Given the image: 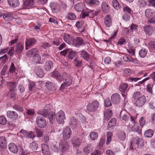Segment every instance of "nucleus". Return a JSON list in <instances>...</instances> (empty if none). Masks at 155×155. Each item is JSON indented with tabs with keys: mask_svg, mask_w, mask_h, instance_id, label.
I'll return each instance as SVG.
<instances>
[{
	"mask_svg": "<svg viewBox=\"0 0 155 155\" xmlns=\"http://www.w3.org/2000/svg\"><path fill=\"white\" fill-rule=\"evenodd\" d=\"M77 124V120L76 118L71 117L70 119V124L72 127H75L76 126Z\"/></svg>",
	"mask_w": 155,
	"mask_h": 155,
	"instance_id": "nucleus-40",
	"label": "nucleus"
},
{
	"mask_svg": "<svg viewBox=\"0 0 155 155\" xmlns=\"http://www.w3.org/2000/svg\"><path fill=\"white\" fill-rule=\"evenodd\" d=\"M7 123V120L6 118L3 116L0 117V124L4 125Z\"/></svg>",
	"mask_w": 155,
	"mask_h": 155,
	"instance_id": "nucleus-56",
	"label": "nucleus"
},
{
	"mask_svg": "<svg viewBox=\"0 0 155 155\" xmlns=\"http://www.w3.org/2000/svg\"><path fill=\"white\" fill-rule=\"evenodd\" d=\"M71 133L70 128L66 127L64 129L62 132L63 138L64 140L68 139L70 138Z\"/></svg>",
	"mask_w": 155,
	"mask_h": 155,
	"instance_id": "nucleus-7",
	"label": "nucleus"
},
{
	"mask_svg": "<svg viewBox=\"0 0 155 155\" xmlns=\"http://www.w3.org/2000/svg\"><path fill=\"white\" fill-rule=\"evenodd\" d=\"M111 102L109 99H107L105 100L104 105L106 107H108L111 105Z\"/></svg>",
	"mask_w": 155,
	"mask_h": 155,
	"instance_id": "nucleus-62",
	"label": "nucleus"
},
{
	"mask_svg": "<svg viewBox=\"0 0 155 155\" xmlns=\"http://www.w3.org/2000/svg\"><path fill=\"white\" fill-rule=\"evenodd\" d=\"M3 18L5 20L8 21L12 18L11 14L9 13H6L3 15Z\"/></svg>",
	"mask_w": 155,
	"mask_h": 155,
	"instance_id": "nucleus-54",
	"label": "nucleus"
},
{
	"mask_svg": "<svg viewBox=\"0 0 155 155\" xmlns=\"http://www.w3.org/2000/svg\"><path fill=\"white\" fill-rule=\"evenodd\" d=\"M36 122L38 127L41 128H43L47 125L46 120L43 117L40 115L37 117Z\"/></svg>",
	"mask_w": 155,
	"mask_h": 155,
	"instance_id": "nucleus-4",
	"label": "nucleus"
},
{
	"mask_svg": "<svg viewBox=\"0 0 155 155\" xmlns=\"http://www.w3.org/2000/svg\"><path fill=\"white\" fill-rule=\"evenodd\" d=\"M35 130L37 136L38 137H41L42 135V132L41 130L38 128H35Z\"/></svg>",
	"mask_w": 155,
	"mask_h": 155,
	"instance_id": "nucleus-55",
	"label": "nucleus"
},
{
	"mask_svg": "<svg viewBox=\"0 0 155 155\" xmlns=\"http://www.w3.org/2000/svg\"><path fill=\"white\" fill-rule=\"evenodd\" d=\"M112 136V133L110 131H109L107 133V140L106 141V143L107 144H109L111 140V138Z\"/></svg>",
	"mask_w": 155,
	"mask_h": 155,
	"instance_id": "nucleus-47",
	"label": "nucleus"
},
{
	"mask_svg": "<svg viewBox=\"0 0 155 155\" xmlns=\"http://www.w3.org/2000/svg\"><path fill=\"white\" fill-rule=\"evenodd\" d=\"M147 53V51L145 48L141 49L139 51V55L141 58H144Z\"/></svg>",
	"mask_w": 155,
	"mask_h": 155,
	"instance_id": "nucleus-44",
	"label": "nucleus"
},
{
	"mask_svg": "<svg viewBox=\"0 0 155 155\" xmlns=\"http://www.w3.org/2000/svg\"><path fill=\"white\" fill-rule=\"evenodd\" d=\"M101 7L102 10L104 11L108 9L109 6L106 2H103Z\"/></svg>",
	"mask_w": 155,
	"mask_h": 155,
	"instance_id": "nucleus-52",
	"label": "nucleus"
},
{
	"mask_svg": "<svg viewBox=\"0 0 155 155\" xmlns=\"http://www.w3.org/2000/svg\"><path fill=\"white\" fill-rule=\"evenodd\" d=\"M82 61L78 58H76L74 61V64L77 67H80L82 65Z\"/></svg>",
	"mask_w": 155,
	"mask_h": 155,
	"instance_id": "nucleus-38",
	"label": "nucleus"
},
{
	"mask_svg": "<svg viewBox=\"0 0 155 155\" xmlns=\"http://www.w3.org/2000/svg\"><path fill=\"white\" fill-rule=\"evenodd\" d=\"M45 85L48 89L49 91H53L55 90L54 84L50 81L46 82Z\"/></svg>",
	"mask_w": 155,
	"mask_h": 155,
	"instance_id": "nucleus-31",
	"label": "nucleus"
},
{
	"mask_svg": "<svg viewBox=\"0 0 155 155\" xmlns=\"http://www.w3.org/2000/svg\"><path fill=\"white\" fill-rule=\"evenodd\" d=\"M56 117V114L52 112H50L48 114V118L50 122L52 124L54 121H55Z\"/></svg>",
	"mask_w": 155,
	"mask_h": 155,
	"instance_id": "nucleus-30",
	"label": "nucleus"
},
{
	"mask_svg": "<svg viewBox=\"0 0 155 155\" xmlns=\"http://www.w3.org/2000/svg\"><path fill=\"white\" fill-rule=\"evenodd\" d=\"M63 38L64 41L69 45H71L74 42V40L73 37L68 34L64 35Z\"/></svg>",
	"mask_w": 155,
	"mask_h": 155,
	"instance_id": "nucleus-14",
	"label": "nucleus"
},
{
	"mask_svg": "<svg viewBox=\"0 0 155 155\" xmlns=\"http://www.w3.org/2000/svg\"><path fill=\"white\" fill-rule=\"evenodd\" d=\"M116 120L115 118H113L111 120L108 122L107 126L108 129L111 128L112 129L114 126H115L116 124Z\"/></svg>",
	"mask_w": 155,
	"mask_h": 155,
	"instance_id": "nucleus-37",
	"label": "nucleus"
},
{
	"mask_svg": "<svg viewBox=\"0 0 155 155\" xmlns=\"http://www.w3.org/2000/svg\"><path fill=\"white\" fill-rule=\"evenodd\" d=\"M145 15L148 18L153 16L154 15L153 11L150 9H147L145 11Z\"/></svg>",
	"mask_w": 155,
	"mask_h": 155,
	"instance_id": "nucleus-39",
	"label": "nucleus"
},
{
	"mask_svg": "<svg viewBox=\"0 0 155 155\" xmlns=\"http://www.w3.org/2000/svg\"><path fill=\"white\" fill-rule=\"evenodd\" d=\"M144 31L146 34L149 35H152L153 32L152 27L150 25H146L143 27Z\"/></svg>",
	"mask_w": 155,
	"mask_h": 155,
	"instance_id": "nucleus-19",
	"label": "nucleus"
},
{
	"mask_svg": "<svg viewBox=\"0 0 155 155\" xmlns=\"http://www.w3.org/2000/svg\"><path fill=\"white\" fill-rule=\"evenodd\" d=\"M123 11L125 13H128V14H130L131 10L129 7L127 6L123 8Z\"/></svg>",
	"mask_w": 155,
	"mask_h": 155,
	"instance_id": "nucleus-60",
	"label": "nucleus"
},
{
	"mask_svg": "<svg viewBox=\"0 0 155 155\" xmlns=\"http://www.w3.org/2000/svg\"><path fill=\"white\" fill-rule=\"evenodd\" d=\"M80 54L84 59L87 61H89L90 55L86 51H82Z\"/></svg>",
	"mask_w": 155,
	"mask_h": 155,
	"instance_id": "nucleus-28",
	"label": "nucleus"
},
{
	"mask_svg": "<svg viewBox=\"0 0 155 155\" xmlns=\"http://www.w3.org/2000/svg\"><path fill=\"white\" fill-rule=\"evenodd\" d=\"M46 107H45L44 109L39 110L38 112V114L40 116H43V117H47L48 114V112L49 110V109H47Z\"/></svg>",
	"mask_w": 155,
	"mask_h": 155,
	"instance_id": "nucleus-20",
	"label": "nucleus"
},
{
	"mask_svg": "<svg viewBox=\"0 0 155 155\" xmlns=\"http://www.w3.org/2000/svg\"><path fill=\"white\" fill-rule=\"evenodd\" d=\"M77 56L76 53L71 50L70 51L68 55V59H69L72 60L74 58H76Z\"/></svg>",
	"mask_w": 155,
	"mask_h": 155,
	"instance_id": "nucleus-46",
	"label": "nucleus"
},
{
	"mask_svg": "<svg viewBox=\"0 0 155 155\" xmlns=\"http://www.w3.org/2000/svg\"><path fill=\"white\" fill-rule=\"evenodd\" d=\"M36 41V40L34 38H31L27 40L26 42V49L28 48V47L35 44Z\"/></svg>",
	"mask_w": 155,
	"mask_h": 155,
	"instance_id": "nucleus-22",
	"label": "nucleus"
},
{
	"mask_svg": "<svg viewBox=\"0 0 155 155\" xmlns=\"http://www.w3.org/2000/svg\"><path fill=\"white\" fill-rule=\"evenodd\" d=\"M126 42V40L124 38H120L118 41L117 44L118 45H121Z\"/></svg>",
	"mask_w": 155,
	"mask_h": 155,
	"instance_id": "nucleus-64",
	"label": "nucleus"
},
{
	"mask_svg": "<svg viewBox=\"0 0 155 155\" xmlns=\"http://www.w3.org/2000/svg\"><path fill=\"white\" fill-rule=\"evenodd\" d=\"M59 149L62 152L68 150L69 145L68 142L65 140H61L59 143Z\"/></svg>",
	"mask_w": 155,
	"mask_h": 155,
	"instance_id": "nucleus-6",
	"label": "nucleus"
},
{
	"mask_svg": "<svg viewBox=\"0 0 155 155\" xmlns=\"http://www.w3.org/2000/svg\"><path fill=\"white\" fill-rule=\"evenodd\" d=\"M38 144L35 142H33L30 145V148L31 150L34 151L36 150L38 148Z\"/></svg>",
	"mask_w": 155,
	"mask_h": 155,
	"instance_id": "nucleus-41",
	"label": "nucleus"
},
{
	"mask_svg": "<svg viewBox=\"0 0 155 155\" xmlns=\"http://www.w3.org/2000/svg\"><path fill=\"white\" fill-rule=\"evenodd\" d=\"M9 150L12 153H16L18 151V148L17 146L13 143H11L8 145Z\"/></svg>",
	"mask_w": 155,
	"mask_h": 155,
	"instance_id": "nucleus-13",
	"label": "nucleus"
},
{
	"mask_svg": "<svg viewBox=\"0 0 155 155\" xmlns=\"http://www.w3.org/2000/svg\"><path fill=\"white\" fill-rule=\"evenodd\" d=\"M118 137L120 140L124 141L126 139V134L124 132H122L119 134Z\"/></svg>",
	"mask_w": 155,
	"mask_h": 155,
	"instance_id": "nucleus-53",
	"label": "nucleus"
},
{
	"mask_svg": "<svg viewBox=\"0 0 155 155\" xmlns=\"http://www.w3.org/2000/svg\"><path fill=\"white\" fill-rule=\"evenodd\" d=\"M111 100L113 104H118L120 103V95L117 93H115L112 95Z\"/></svg>",
	"mask_w": 155,
	"mask_h": 155,
	"instance_id": "nucleus-8",
	"label": "nucleus"
},
{
	"mask_svg": "<svg viewBox=\"0 0 155 155\" xmlns=\"http://www.w3.org/2000/svg\"><path fill=\"white\" fill-rule=\"evenodd\" d=\"M128 87V85L126 83H122L119 87V91L123 93H124L127 88Z\"/></svg>",
	"mask_w": 155,
	"mask_h": 155,
	"instance_id": "nucleus-36",
	"label": "nucleus"
},
{
	"mask_svg": "<svg viewBox=\"0 0 155 155\" xmlns=\"http://www.w3.org/2000/svg\"><path fill=\"white\" fill-rule=\"evenodd\" d=\"M99 106V103L97 101H94L88 104L87 106V110L89 112H94L97 111Z\"/></svg>",
	"mask_w": 155,
	"mask_h": 155,
	"instance_id": "nucleus-3",
	"label": "nucleus"
},
{
	"mask_svg": "<svg viewBox=\"0 0 155 155\" xmlns=\"http://www.w3.org/2000/svg\"><path fill=\"white\" fill-rule=\"evenodd\" d=\"M42 152L44 155H50V152L48 146L47 145L43 143L41 145Z\"/></svg>",
	"mask_w": 155,
	"mask_h": 155,
	"instance_id": "nucleus-16",
	"label": "nucleus"
},
{
	"mask_svg": "<svg viewBox=\"0 0 155 155\" xmlns=\"http://www.w3.org/2000/svg\"><path fill=\"white\" fill-rule=\"evenodd\" d=\"M74 44L76 47H78L82 45H85V42L81 37H78L74 41Z\"/></svg>",
	"mask_w": 155,
	"mask_h": 155,
	"instance_id": "nucleus-9",
	"label": "nucleus"
},
{
	"mask_svg": "<svg viewBox=\"0 0 155 155\" xmlns=\"http://www.w3.org/2000/svg\"><path fill=\"white\" fill-rule=\"evenodd\" d=\"M7 116L13 120H15L18 117V114L17 113L14 111L8 110L7 112Z\"/></svg>",
	"mask_w": 155,
	"mask_h": 155,
	"instance_id": "nucleus-11",
	"label": "nucleus"
},
{
	"mask_svg": "<svg viewBox=\"0 0 155 155\" xmlns=\"http://www.w3.org/2000/svg\"><path fill=\"white\" fill-rule=\"evenodd\" d=\"M50 6L52 12L54 13L58 12L60 10V6L57 3H51L50 4Z\"/></svg>",
	"mask_w": 155,
	"mask_h": 155,
	"instance_id": "nucleus-18",
	"label": "nucleus"
},
{
	"mask_svg": "<svg viewBox=\"0 0 155 155\" xmlns=\"http://www.w3.org/2000/svg\"><path fill=\"white\" fill-rule=\"evenodd\" d=\"M16 91L10 90L8 95L11 98H15L16 95L15 91Z\"/></svg>",
	"mask_w": 155,
	"mask_h": 155,
	"instance_id": "nucleus-51",
	"label": "nucleus"
},
{
	"mask_svg": "<svg viewBox=\"0 0 155 155\" xmlns=\"http://www.w3.org/2000/svg\"><path fill=\"white\" fill-rule=\"evenodd\" d=\"M0 147L2 149L6 147L7 141L4 136H0Z\"/></svg>",
	"mask_w": 155,
	"mask_h": 155,
	"instance_id": "nucleus-21",
	"label": "nucleus"
},
{
	"mask_svg": "<svg viewBox=\"0 0 155 155\" xmlns=\"http://www.w3.org/2000/svg\"><path fill=\"white\" fill-rule=\"evenodd\" d=\"M93 147L90 144H87L86 146L84 147L83 149V151L86 153H89L93 150Z\"/></svg>",
	"mask_w": 155,
	"mask_h": 155,
	"instance_id": "nucleus-34",
	"label": "nucleus"
},
{
	"mask_svg": "<svg viewBox=\"0 0 155 155\" xmlns=\"http://www.w3.org/2000/svg\"><path fill=\"white\" fill-rule=\"evenodd\" d=\"M17 84L16 82H8L7 84V87L10 90L16 91Z\"/></svg>",
	"mask_w": 155,
	"mask_h": 155,
	"instance_id": "nucleus-26",
	"label": "nucleus"
},
{
	"mask_svg": "<svg viewBox=\"0 0 155 155\" xmlns=\"http://www.w3.org/2000/svg\"><path fill=\"white\" fill-rule=\"evenodd\" d=\"M35 71L37 76L40 78L43 77L44 75L43 70L38 66L35 67Z\"/></svg>",
	"mask_w": 155,
	"mask_h": 155,
	"instance_id": "nucleus-15",
	"label": "nucleus"
},
{
	"mask_svg": "<svg viewBox=\"0 0 155 155\" xmlns=\"http://www.w3.org/2000/svg\"><path fill=\"white\" fill-rule=\"evenodd\" d=\"M38 51L36 48H33L28 51L26 53V55L29 57H34L38 53Z\"/></svg>",
	"mask_w": 155,
	"mask_h": 155,
	"instance_id": "nucleus-25",
	"label": "nucleus"
},
{
	"mask_svg": "<svg viewBox=\"0 0 155 155\" xmlns=\"http://www.w3.org/2000/svg\"><path fill=\"white\" fill-rule=\"evenodd\" d=\"M67 18L70 20H74L76 18V16L74 13H69L67 14Z\"/></svg>",
	"mask_w": 155,
	"mask_h": 155,
	"instance_id": "nucleus-48",
	"label": "nucleus"
},
{
	"mask_svg": "<svg viewBox=\"0 0 155 155\" xmlns=\"http://www.w3.org/2000/svg\"><path fill=\"white\" fill-rule=\"evenodd\" d=\"M119 116L120 118L124 121H127L130 119L131 123H134V118L125 110H121L120 114Z\"/></svg>",
	"mask_w": 155,
	"mask_h": 155,
	"instance_id": "nucleus-2",
	"label": "nucleus"
},
{
	"mask_svg": "<svg viewBox=\"0 0 155 155\" xmlns=\"http://www.w3.org/2000/svg\"><path fill=\"white\" fill-rule=\"evenodd\" d=\"M104 24L107 27H110L112 25V20L110 15H107L104 19Z\"/></svg>",
	"mask_w": 155,
	"mask_h": 155,
	"instance_id": "nucleus-24",
	"label": "nucleus"
},
{
	"mask_svg": "<svg viewBox=\"0 0 155 155\" xmlns=\"http://www.w3.org/2000/svg\"><path fill=\"white\" fill-rule=\"evenodd\" d=\"M90 138L93 140L96 139L98 136V134L95 132H92L90 134Z\"/></svg>",
	"mask_w": 155,
	"mask_h": 155,
	"instance_id": "nucleus-49",
	"label": "nucleus"
},
{
	"mask_svg": "<svg viewBox=\"0 0 155 155\" xmlns=\"http://www.w3.org/2000/svg\"><path fill=\"white\" fill-rule=\"evenodd\" d=\"M53 64L51 61H48L45 64V69L47 71H49L52 67Z\"/></svg>",
	"mask_w": 155,
	"mask_h": 155,
	"instance_id": "nucleus-43",
	"label": "nucleus"
},
{
	"mask_svg": "<svg viewBox=\"0 0 155 155\" xmlns=\"http://www.w3.org/2000/svg\"><path fill=\"white\" fill-rule=\"evenodd\" d=\"M136 144L138 147H143L144 145V143L143 139L137 138L136 139Z\"/></svg>",
	"mask_w": 155,
	"mask_h": 155,
	"instance_id": "nucleus-45",
	"label": "nucleus"
},
{
	"mask_svg": "<svg viewBox=\"0 0 155 155\" xmlns=\"http://www.w3.org/2000/svg\"><path fill=\"white\" fill-rule=\"evenodd\" d=\"M112 113L111 110H106L104 114L105 119L107 120H108L112 116Z\"/></svg>",
	"mask_w": 155,
	"mask_h": 155,
	"instance_id": "nucleus-33",
	"label": "nucleus"
},
{
	"mask_svg": "<svg viewBox=\"0 0 155 155\" xmlns=\"http://www.w3.org/2000/svg\"><path fill=\"white\" fill-rule=\"evenodd\" d=\"M34 57L35 58V60H36V62L37 63L40 64V62L41 60V57L40 55L37 53L34 56Z\"/></svg>",
	"mask_w": 155,
	"mask_h": 155,
	"instance_id": "nucleus-58",
	"label": "nucleus"
},
{
	"mask_svg": "<svg viewBox=\"0 0 155 155\" xmlns=\"http://www.w3.org/2000/svg\"><path fill=\"white\" fill-rule=\"evenodd\" d=\"M146 101L145 96L143 95L137 101H136V104L137 106L140 107L143 105Z\"/></svg>",
	"mask_w": 155,
	"mask_h": 155,
	"instance_id": "nucleus-12",
	"label": "nucleus"
},
{
	"mask_svg": "<svg viewBox=\"0 0 155 155\" xmlns=\"http://www.w3.org/2000/svg\"><path fill=\"white\" fill-rule=\"evenodd\" d=\"M51 75L59 81L65 79L64 82L67 83V85H70L71 84V77L68 74L66 73H64L61 75L58 71L55 70L51 73Z\"/></svg>",
	"mask_w": 155,
	"mask_h": 155,
	"instance_id": "nucleus-1",
	"label": "nucleus"
},
{
	"mask_svg": "<svg viewBox=\"0 0 155 155\" xmlns=\"http://www.w3.org/2000/svg\"><path fill=\"white\" fill-rule=\"evenodd\" d=\"M153 130L152 129H149L145 131L144 135L146 137L150 138L153 136Z\"/></svg>",
	"mask_w": 155,
	"mask_h": 155,
	"instance_id": "nucleus-35",
	"label": "nucleus"
},
{
	"mask_svg": "<svg viewBox=\"0 0 155 155\" xmlns=\"http://www.w3.org/2000/svg\"><path fill=\"white\" fill-rule=\"evenodd\" d=\"M56 117L57 122L61 124L64 123V120L65 119V117L64 112L60 110L56 114Z\"/></svg>",
	"mask_w": 155,
	"mask_h": 155,
	"instance_id": "nucleus-5",
	"label": "nucleus"
},
{
	"mask_svg": "<svg viewBox=\"0 0 155 155\" xmlns=\"http://www.w3.org/2000/svg\"><path fill=\"white\" fill-rule=\"evenodd\" d=\"M85 2L90 6L96 5L99 4V2L97 0H85Z\"/></svg>",
	"mask_w": 155,
	"mask_h": 155,
	"instance_id": "nucleus-32",
	"label": "nucleus"
},
{
	"mask_svg": "<svg viewBox=\"0 0 155 155\" xmlns=\"http://www.w3.org/2000/svg\"><path fill=\"white\" fill-rule=\"evenodd\" d=\"M51 147L52 149L55 152H58L60 150L59 148L57 146L54 144H52Z\"/></svg>",
	"mask_w": 155,
	"mask_h": 155,
	"instance_id": "nucleus-63",
	"label": "nucleus"
},
{
	"mask_svg": "<svg viewBox=\"0 0 155 155\" xmlns=\"http://www.w3.org/2000/svg\"><path fill=\"white\" fill-rule=\"evenodd\" d=\"M8 58L7 57L6 54H5L3 56L0 57V60L4 64L5 63L6 61H8Z\"/></svg>",
	"mask_w": 155,
	"mask_h": 155,
	"instance_id": "nucleus-57",
	"label": "nucleus"
},
{
	"mask_svg": "<svg viewBox=\"0 0 155 155\" xmlns=\"http://www.w3.org/2000/svg\"><path fill=\"white\" fill-rule=\"evenodd\" d=\"M8 2L9 5L13 8L18 6L20 4L18 0H8Z\"/></svg>",
	"mask_w": 155,
	"mask_h": 155,
	"instance_id": "nucleus-23",
	"label": "nucleus"
},
{
	"mask_svg": "<svg viewBox=\"0 0 155 155\" xmlns=\"http://www.w3.org/2000/svg\"><path fill=\"white\" fill-rule=\"evenodd\" d=\"M24 48L22 44L19 43L16 45L15 51L17 53H21L22 52V50Z\"/></svg>",
	"mask_w": 155,
	"mask_h": 155,
	"instance_id": "nucleus-29",
	"label": "nucleus"
},
{
	"mask_svg": "<svg viewBox=\"0 0 155 155\" xmlns=\"http://www.w3.org/2000/svg\"><path fill=\"white\" fill-rule=\"evenodd\" d=\"M133 125L131 127V130L133 131L137 132L139 134H140L141 132V129L140 128L139 126L135 124V121L134 122L132 123Z\"/></svg>",
	"mask_w": 155,
	"mask_h": 155,
	"instance_id": "nucleus-27",
	"label": "nucleus"
},
{
	"mask_svg": "<svg viewBox=\"0 0 155 155\" xmlns=\"http://www.w3.org/2000/svg\"><path fill=\"white\" fill-rule=\"evenodd\" d=\"M143 95L140 92L137 91L133 94V97L136 101H137Z\"/></svg>",
	"mask_w": 155,
	"mask_h": 155,
	"instance_id": "nucleus-42",
	"label": "nucleus"
},
{
	"mask_svg": "<svg viewBox=\"0 0 155 155\" xmlns=\"http://www.w3.org/2000/svg\"><path fill=\"white\" fill-rule=\"evenodd\" d=\"M34 4V0H25L23 4V8L24 9L28 8L30 7L33 6Z\"/></svg>",
	"mask_w": 155,
	"mask_h": 155,
	"instance_id": "nucleus-10",
	"label": "nucleus"
},
{
	"mask_svg": "<svg viewBox=\"0 0 155 155\" xmlns=\"http://www.w3.org/2000/svg\"><path fill=\"white\" fill-rule=\"evenodd\" d=\"M85 7L84 4L82 3L77 4L74 6L75 10L78 12H82L84 10Z\"/></svg>",
	"mask_w": 155,
	"mask_h": 155,
	"instance_id": "nucleus-17",
	"label": "nucleus"
},
{
	"mask_svg": "<svg viewBox=\"0 0 155 155\" xmlns=\"http://www.w3.org/2000/svg\"><path fill=\"white\" fill-rule=\"evenodd\" d=\"M123 58L124 61L126 62H134V59L129 55L125 56L123 57Z\"/></svg>",
	"mask_w": 155,
	"mask_h": 155,
	"instance_id": "nucleus-50",
	"label": "nucleus"
},
{
	"mask_svg": "<svg viewBox=\"0 0 155 155\" xmlns=\"http://www.w3.org/2000/svg\"><path fill=\"white\" fill-rule=\"evenodd\" d=\"M35 85V83L33 82H30L29 84V88L31 91H33L34 90Z\"/></svg>",
	"mask_w": 155,
	"mask_h": 155,
	"instance_id": "nucleus-59",
	"label": "nucleus"
},
{
	"mask_svg": "<svg viewBox=\"0 0 155 155\" xmlns=\"http://www.w3.org/2000/svg\"><path fill=\"white\" fill-rule=\"evenodd\" d=\"M8 68V66L7 65H5L4 66L1 71V74L2 75H5Z\"/></svg>",
	"mask_w": 155,
	"mask_h": 155,
	"instance_id": "nucleus-61",
	"label": "nucleus"
}]
</instances>
